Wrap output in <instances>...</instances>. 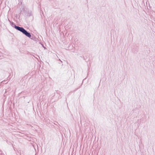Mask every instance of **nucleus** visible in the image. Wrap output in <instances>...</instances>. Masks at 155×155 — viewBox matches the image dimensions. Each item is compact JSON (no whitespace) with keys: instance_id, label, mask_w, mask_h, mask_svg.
<instances>
[{"instance_id":"1","label":"nucleus","mask_w":155,"mask_h":155,"mask_svg":"<svg viewBox=\"0 0 155 155\" xmlns=\"http://www.w3.org/2000/svg\"><path fill=\"white\" fill-rule=\"evenodd\" d=\"M23 34L25 35L26 36L31 39L36 41V38L33 35L32 36L30 33L29 31H27L25 29L23 32L22 33Z\"/></svg>"},{"instance_id":"2","label":"nucleus","mask_w":155,"mask_h":155,"mask_svg":"<svg viewBox=\"0 0 155 155\" xmlns=\"http://www.w3.org/2000/svg\"><path fill=\"white\" fill-rule=\"evenodd\" d=\"M10 22V25H11L13 28H15L17 30H18L20 32H21V33H22L24 30H25V28H24L22 27H20L16 25L15 23L13 22Z\"/></svg>"},{"instance_id":"3","label":"nucleus","mask_w":155,"mask_h":155,"mask_svg":"<svg viewBox=\"0 0 155 155\" xmlns=\"http://www.w3.org/2000/svg\"><path fill=\"white\" fill-rule=\"evenodd\" d=\"M32 13L31 11H28L27 16L28 17H30V16H32Z\"/></svg>"},{"instance_id":"4","label":"nucleus","mask_w":155,"mask_h":155,"mask_svg":"<svg viewBox=\"0 0 155 155\" xmlns=\"http://www.w3.org/2000/svg\"><path fill=\"white\" fill-rule=\"evenodd\" d=\"M0 155H1L2 154V155H3V153L2 152V151L0 150Z\"/></svg>"},{"instance_id":"5","label":"nucleus","mask_w":155,"mask_h":155,"mask_svg":"<svg viewBox=\"0 0 155 155\" xmlns=\"http://www.w3.org/2000/svg\"><path fill=\"white\" fill-rule=\"evenodd\" d=\"M95 95V93H94V97Z\"/></svg>"},{"instance_id":"6","label":"nucleus","mask_w":155,"mask_h":155,"mask_svg":"<svg viewBox=\"0 0 155 155\" xmlns=\"http://www.w3.org/2000/svg\"><path fill=\"white\" fill-rule=\"evenodd\" d=\"M97 140H98V138L97 137Z\"/></svg>"},{"instance_id":"7","label":"nucleus","mask_w":155,"mask_h":155,"mask_svg":"<svg viewBox=\"0 0 155 155\" xmlns=\"http://www.w3.org/2000/svg\"><path fill=\"white\" fill-rule=\"evenodd\" d=\"M96 155H97V154Z\"/></svg>"}]
</instances>
